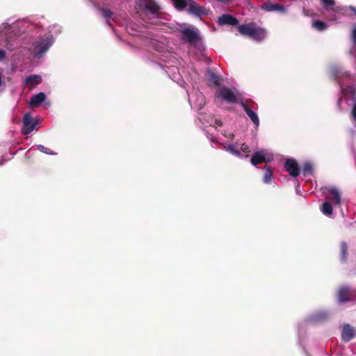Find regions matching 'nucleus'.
<instances>
[{
	"instance_id": "obj_1",
	"label": "nucleus",
	"mask_w": 356,
	"mask_h": 356,
	"mask_svg": "<svg viewBox=\"0 0 356 356\" xmlns=\"http://www.w3.org/2000/svg\"><path fill=\"white\" fill-rule=\"evenodd\" d=\"M38 28L36 24L31 23L28 19L17 20L11 25L5 22L0 25V33H2L6 41L5 47L10 51H13L16 46L11 43L14 37L19 36L26 32L33 33Z\"/></svg>"
},
{
	"instance_id": "obj_2",
	"label": "nucleus",
	"mask_w": 356,
	"mask_h": 356,
	"mask_svg": "<svg viewBox=\"0 0 356 356\" xmlns=\"http://www.w3.org/2000/svg\"><path fill=\"white\" fill-rule=\"evenodd\" d=\"M330 74L339 83L341 91L345 96L350 97L355 103L354 104L351 112L350 120L356 127V88L350 85L349 81L353 79L346 71H344L341 67L333 65L330 67Z\"/></svg>"
},
{
	"instance_id": "obj_3",
	"label": "nucleus",
	"mask_w": 356,
	"mask_h": 356,
	"mask_svg": "<svg viewBox=\"0 0 356 356\" xmlns=\"http://www.w3.org/2000/svg\"><path fill=\"white\" fill-rule=\"evenodd\" d=\"M231 140H228L223 144V148L225 151L236 157L244 159L249 156L251 152L250 147L245 143H239L238 140L234 139V134H229L226 136Z\"/></svg>"
},
{
	"instance_id": "obj_4",
	"label": "nucleus",
	"mask_w": 356,
	"mask_h": 356,
	"mask_svg": "<svg viewBox=\"0 0 356 356\" xmlns=\"http://www.w3.org/2000/svg\"><path fill=\"white\" fill-rule=\"evenodd\" d=\"M54 42L53 35L49 32L39 37L32 44V54L37 58H42Z\"/></svg>"
},
{
	"instance_id": "obj_5",
	"label": "nucleus",
	"mask_w": 356,
	"mask_h": 356,
	"mask_svg": "<svg viewBox=\"0 0 356 356\" xmlns=\"http://www.w3.org/2000/svg\"><path fill=\"white\" fill-rule=\"evenodd\" d=\"M238 30L242 35L248 36L258 42L265 39L267 35L266 31L264 29L257 26L254 23L239 25Z\"/></svg>"
},
{
	"instance_id": "obj_6",
	"label": "nucleus",
	"mask_w": 356,
	"mask_h": 356,
	"mask_svg": "<svg viewBox=\"0 0 356 356\" xmlns=\"http://www.w3.org/2000/svg\"><path fill=\"white\" fill-rule=\"evenodd\" d=\"M200 120L203 124L208 127V129L205 130V133L208 135V138L212 142H214L216 140V138L214 137L213 134L210 132L213 130L215 131L218 127H221V121L214 119L212 117H209L208 119H207L206 117L202 115V114H200Z\"/></svg>"
},
{
	"instance_id": "obj_7",
	"label": "nucleus",
	"mask_w": 356,
	"mask_h": 356,
	"mask_svg": "<svg viewBox=\"0 0 356 356\" xmlns=\"http://www.w3.org/2000/svg\"><path fill=\"white\" fill-rule=\"evenodd\" d=\"M331 312L327 309H319L307 316L305 321L308 323H321L327 321L331 316Z\"/></svg>"
},
{
	"instance_id": "obj_8",
	"label": "nucleus",
	"mask_w": 356,
	"mask_h": 356,
	"mask_svg": "<svg viewBox=\"0 0 356 356\" xmlns=\"http://www.w3.org/2000/svg\"><path fill=\"white\" fill-rule=\"evenodd\" d=\"M273 159V154L268 149H262L255 152L250 159L252 165L256 166L257 165L263 162H270Z\"/></svg>"
},
{
	"instance_id": "obj_9",
	"label": "nucleus",
	"mask_w": 356,
	"mask_h": 356,
	"mask_svg": "<svg viewBox=\"0 0 356 356\" xmlns=\"http://www.w3.org/2000/svg\"><path fill=\"white\" fill-rule=\"evenodd\" d=\"M180 33L182 40L190 44H195L200 39L198 30L195 26H190L183 28Z\"/></svg>"
},
{
	"instance_id": "obj_10",
	"label": "nucleus",
	"mask_w": 356,
	"mask_h": 356,
	"mask_svg": "<svg viewBox=\"0 0 356 356\" xmlns=\"http://www.w3.org/2000/svg\"><path fill=\"white\" fill-rule=\"evenodd\" d=\"M188 101L191 107L197 111L201 110L205 104V98L200 91L193 90L188 93Z\"/></svg>"
},
{
	"instance_id": "obj_11",
	"label": "nucleus",
	"mask_w": 356,
	"mask_h": 356,
	"mask_svg": "<svg viewBox=\"0 0 356 356\" xmlns=\"http://www.w3.org/2000/svg\"><path fill=\"white\" fill-rule=\"evenodd\" d=\"M323 8L332 13L330 15V19L337 21L339 19L338 15H343V7L336 6L335 0H320Z\"/></svg>"
},
{
	"instance_id": "obj_12",
	"label": "nucleus",
	"mask_w": 356,
	"mask_h": 356,
	"mask_svg": "<svg viewBox=\"0 0 356 356\" xmlns=\"http://www.w3.org/2000/svg\"><path fill=\"white\" fill-rule=\"evenodd\" d=\"M22 122V133L24 135H28L33 130L38 129V121L34 119L29 113L24 114Z\"/></svg>"
},
{
	"instance_id": "obj_13",
	"label": "nucleus",
	"mask_w": 356,
	"mask_h": 356,
	"mask_svg": "<svg viewBox=\"0 0 356 356\" xmlns=\"http://www.w3.org/2000/svg\"><path fill=\"white\" fill-rule=\"evenodd\" d=\"M327 194L325 200L332 203L336 208L341 207V193L339 188L334 186H330L327 188Z\"/></svg>"
},
{
	"instance_id": "obj_14",
	"label": "nucleus",
	"mask_w": 356,
	"mask_h": 356,
	"mask_svg": "<svg viewBox=\"0 0 356 356\" xmlns=\"http://www.w3.org/2000/svg\"><path fill=\"white\" fill-rule=\"evenodd\" d=\"M139 6L145 13H149L153 15H157L160 10V6L154 0H140Z\"/></svg>"
},
{
	"instance_id": "obj_15",
	"label": "nucleus",
	"mask_w": 356,
	"mask_h": 356,
	"mask_svg": "<svg viewBox=\"0 0 356 356\" xmlns=\"http://www.w3.org/2000/svg\"><path fill=\"white\" fill-rule=\"evenodd\" d=\"M218 97L229 104L235 103L237 99L234 92L227 87H222L219 90Z\"/></svg>"
},
{
	"instance_id": "obj_16",
	"label": "nucleus",
	"mask_w": 356,
	"mask_h": 356,
	"mask_svg": "<svg viewBox=\"0 0 356 356\" xmlns=\"http://www.w3.org/2000/svg\"><path fill=\"white\" fill-rule=\"evenodd\" d=\"M356 337V327H353L348 323L342 326L341 339L344 342H348Z\"/></svg>"
},
{
	"instance_id": "obj_17",
	"label": "nucleus",
	"mask_w": 356,
	"mask_h": 356,
	"mask_svg": "<svg viewBox=\"0 0 356 356\" xmlns=\"http://www.w3.org/2000/svg\"><path fill=\"white\" fill-rule=\"evenodd\" d=\"M188 11L189 13L200 17L207 15L209 13V10L205 7L200 6L193 0L191 1Z\"/></svg>"
},
{
	"instance_id": "obj_18",
	"label": "nucleus",
	"mask_w": 356,
	"mask_h": 356,
	"mask_svg": "<svg viewBox=\"0 0 356 356\" xmlns=\"http://www.w3.org/2000/svg\"><path fill=\"white\" fill-rule=\"evenodd\" d=\"M286 170L293 177H296L300 174L299 168L296 161L293 159H286L284 165Z\"/></svg>"
},
{
	"instance_id": "obj_19",
	"label": "nucleus",
	"mask_w": 356,
	"mask_h": 356,
	"mask_svg": "<svg viewBox=\"0 0 356 356\" xmlns=\"http://www.w3.org/2000/svg\"><path fill=\"white\" fill-rule=\"evenodd\" d=\"M240 105L241 106L244 111L246 113L248 118L251 120L254 125L256 127H258L259 125V119L257 113L255 111H254L252 108H250V106L243 102H241L240 103Z\"/></svg>"
},
{
	"instance_id": "obj_20",
	"label": "nucleus",
	"mask_w": 356,
	"mask_h": 356,
	"mask_svg": "<svg viewBox=\"0 0 356 356\" xmlns=\"http://www.w3.org/2000/svg\"><path fill=\"white\" fill-rule=\"evenodd\" d=\"M261 8L267 12H279L281 13L286 12V7L279 3H272L270 2L264 3Z\"/></svg>"
},
{
	"instance_id": "obj_21",
	"label": "nucleus",
	"mask_w": 356,
	"mask_h": 356,
	"mask_svg": "<svg viewBox=\"0 0 356 356\" xmlns=\"http://www.w3.org/2000/svg\"><path fill=\"white\" fill-rule=\"evenodd\" d=\"M218 23L220 26H236L238 24V20L235 17L231 15L223 14L218 18Z\"/></svg>"
},
{
	"instance_id": "obj_22",
	"label": "nucleus",
	"mask_w": 356,
	"mask_h": 356,
	"mask_svg": "<svg viewBox=\"0 0 356 356\" xmlns=\"http://www.w3.org/2000/svg\"><path fill=\"white\" fill-rule=\"evenodd\" d=\"M351 47L349 54L356 59V24H353L350 33Z\"/></svg>"
},
{
	"instance_id": "obj_23",
	"label": "nucleus",
	"mask_w": 356,
	"mask_h": 356,
	"mask_svg": "<svg viewBox=\"0 0 356 356\" xmlns=\"http://www.w3.org/2000/svg\"><path fill=\"white\" fill-rule=\"evenodd\" d=\"M159 66L165 71V72L171 79L175 80L178 79L179 70L177 67H175L174 65L168 66L161 64H159Z\"/></svg>"
},
{
	"instance_id": "obj_24",
	"label": "nucleus",
	"mask_w": 356,
	"mask_h": 356,
	"mask_svg": "<svg viewBox=\"0 0 356 356\" xmlns=\"http://www.w3.org/2000/svg\"><path fill=\"white\" fill-rule=\"evenodd\" d=\"M46 99V95L40 92L38 94L33 95L30 99V105L32 107H37L41 103L44 102Z\"/></svg>"
},
{
	"instance_id": "obj_25",
	"label": "nucleus",
	"mask_w": 356,
	"mask_h": 356,
	"mask_svg": "<svg viewBox=\"0 0 356 356\" xmlns=\"http://www.w3.org/2000/svg\"><path fill=\"white\" fill-rule=\"evenodd\" d=\"M337 300L339 303H344L349 300V289L346 286H342L339 289Z\"/></svg>"
},
{
	"instance_id": "obj_26",
	"label": "nucleus",
	"mask_w": 356,
	"mask_h": 356,
	"mask_svg": "<svg viewBox=\"0 0 356 356\" xmlns=\"http://www.w3.org/2000/svg\"><path fill=\"white\" fill-rule=\"evenodd\" d=\"M321 211L325 216H330L333 211V207L332 203L325 200V202L323 203L321 207Z\"/></svg>"
},
{
	"instance_id": "obj_27",
	"label": "nucleus",
	"mask_w": 356,
	"mask_h": 356,
	"mask_svg": "<svg viewBox=\"0 0 356 356\" xmlns=\"http://www.w3.org/2000/svg\"><path fill=\"white\" fill-rule=\"evenodd\" d=\"M264 175L263 177V182L268 184L272 181L273 171L270 169V168L268 166H265L264 168Z\"/></svg>"
},
{
	"instance_id": "obj_28",
	"label": "nucleus",
	"mask_w": 356,
	"mask_h": 356,
	"mask_svg": "<svg viewBox=\"0 0 356 356\" xmlns=\"http://www.w3.org/2000/svg\"><path fill=\"white\" fill-rule=\"evenodd\" d=\"M347 249H348V247H347V244L346 243V242H344V241L341 242V245H340V259H341V261L343 262L346 261L347 259V256H348Z\"/></svg>"
},
{
	"instance_id": "obj_29",
	"label": "nucleus",
	"mask_w": 356,
	"mask_h": 356,
	"mask_svg": "<svg viewBox=\"0 0 356 356\" xmlns=\"http://www.w3.org/2000/svg\"><path fill=\"white\" fill-rule=\"evenodd\" d=\"M99 11L101 13L102 16L106 19V24L109 26H111V24L109 22V19L111 18L113 15V12L111 10L106 8H100Z\"/></svg>"
},
{
	"instance_id": "obj_30",
	"label": "nucleus",
	"mask_w": 356,
	"mask_h": 356,
	"mask_svg": "<svg viewBox=\"0 0 356 356\" xmlns=\"http://www.w3.org/2000/svg\"><path fill=\"white\" fill-rule=\"evenodd\" d=\"M312 26L318 31H323L327 28V24L320 20H314L312 22Z\"/></svg>"
},
{
	"instance_id": "obj_31",
	"label": "nucleus",
	"mask_w": 356,
	"mask_h": 356,
	"mask_svg": "<svg viewBox=\"0 0 356 356\" xmlns=\"http://www.w3.org/2000/svg\"><path fill=\"white\" fill-rule=\"evenodd\" d=\"M40 79L41 76L34 74L26 76L24 79V81L26 83L38 84Z\"/></svg>"
},
{
	"instance_id": "obj_32",
	"label": "nucleus",
	"mask_w": 356,
	"mask_h": 356,
	"mask_svg": "<svg viewBox=\"0 0 356 356\" xmlns=\"http://www.w3.org/2000/svg\"><path fill=\"white\" fill-rule=\"evenodd\" d=\"M302 172L304 176L311 175L312 172V165L309 162H305L303 164Z\"/></svg>"
},
{
	"instance_id": "obj_33",
	"label": "nucleus",
	"mask_w": 356,
	"mask_h": 356,
	"mask_svg": "<svg viewBox=\"0 0 356 356\" xmlns=\"http://www.w3.org/2000/svg\"><path fill=\"white\" fill-rule=\"evenodd\" d=\"M37 148L40 152L45 154H48V155H56V152H54V151L51 150L49 148H48L42 145H38L37 146Z\"/></svg>"
},
{
	"instance_id": "obj_34",
	"label": "nucleus",
	"mask_w": 356,
	"mask_h": 356,
	"mask_svg": "<svg viewBox=\"0 0 356 356\" xmlns=\"http://www.w3.org/2000/svg\"><path fill=\"white\" fill-rule=\"evenodd\" d=\"M342 10H343V15H348V11H351L354 13L355 16L356 17V7L353 6H343L342 8Z\"/></svg>"
},
{
	"instance_id": "obj_35",
	"label": "nucleus",
	"mask_w": 356,
	"mask_h": 356,
	"mask_svg": "<svg viewBox=\"0 0 356 356\" xmlns=\"http://www.w3.org/2000/svg\"><path fill=\"white\" fill-rule=\"evenodd\" d=\"M209 74L210 80L213 81L215 84L218 85L220 81V77L216 75L213 72H209Z\"/></svg>"
},
{
	"instance_id": "obj_36",
	"label": "nucleus",
	"mask_w": 356,
	"mask_h": 356,
	"mask_svg": "<svg viewBox=\"0 0 356 356\" xmlns=\"http://www.w3.org/2000/svg\"><path fill=\"white\" fill-rule=\"evenodd\" d=\"M6 58V51L0 49V62Z\"/></svg>"
},
{
	"instance_id": "obj_37",
	"label": "nucleus",
	"mask_w": 356,
	"mask_h": 356,
	"mask_svg": "<svg viewBox=\"0 0 356 356\" xmlns=\"http://www.w3.org/2000/svg\"><path fill=\"white\" fill-rule=\"evenodd\" d=\"M1 39H3V36L1 33H0V45H3V44L1 42Z\"/></svg>"
},
{
	"instance_id": "obj_38",
	"label": "nucleus",
	"mask_w": 356,
	"mask_h": 356,
	"mask_svg": "<svg viewBox=\"0 0 356 356\" xmlns=\"http://www.w3.org/2000/svg\"><path fill=\"white\" fill-rule=\"evenodd\" d=\"M303 13H304V14H305V15H307V14L305 13V9H303Z\"/></svg>"
},
{
	"instance_id": "obj_39",
	"label": "nucleus",
	"mask_w": 356,
	"mask_h": 356,
	"mask_svg": "<svg viewBox=\"0 0 356 356\" xmlns=\"http://www.w3.org/2000/svg\"><path fill=\"white\" fill-rule=\"evenodd\" d=\"M2 165V161H0V165Z\"/></svg>"
}]
</instances>
